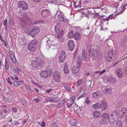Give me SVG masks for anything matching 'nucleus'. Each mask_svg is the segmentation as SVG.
Wrapping results in <instances>:
<instances>
[{
  "mask_svg": "<svg viewBox=\"0 0 127 127\" xmlns=\"http://www.w3.org/2000/svg\"><path fill=\"white\" fill-rule=\"evenodd\" d=\"M13 84L14 86L17 87L20 86V83L19 81H15L13 82Z\"/></svg>",
  "mask_w": 127,
  "mask_h": 127,
  "instance_id": "32",
  "label": "nucleus"
},
{
  "mask_svg": "<svg viewBox=\"0 0 127 127\" xmlns=\"http://www.w3.org/2000/svg\"><path fill=\"white\" fill-rule=\"evenodd\" d=\"M52 90V89H47L46 90V92L47 93H49L50 92L51 90Z\"/></svg>",
  "mask_w": 127,
  "mask_h": 127,
  "instance_id": "63",
  "label": "nucleus"
},
{
  "mask_svg": "<svg viewBox=\"0 0 127 127\" xmlns=\"http://www.w3.org/2000/svg\"><path fill=\"white\" fill-rule=\"evenodd\" d=\"M88 14L90 15H93L94 14V13H92L91 11H89L88 12Z\"/></svg>",
  "mask_w": 127,
  "mask_h": 127,
  "instance_id": "56",
  "label": "nucleus"
},
{
  "mask_svg": "<svg viewBox=\"0 0 127 127\" xmlns=\"http://www.w3.org/2000/svg\"><path fill=\"white\" fill-rule=\"evenodd\" d=\"M126 5H127V4L125 5L124 4H122L121 6L120 7L119 9V13H120L119 14L122 13L125 10V7L126 6Z\"/></svg>",
  "mask_w": 127,
  "mask_h": 127,
  "instance_id": "20",
  "label": "nucleus"
},
{
  "mask_svg": "<svg viewBox=\"0 0 127 127\" xmlns=\"http://www.w3.org/2000/svg\"><path fill=\"white\" fill-rule=\"evenodd\" d=\"M107 123V121L105 119H102L100 120L99 123L101 124H104Z\"/></svg>",
  "mask_w": 127,
  "mask_h": 127,
  "instance_id": "34",
  "label": "nucleus"
},
{
  "mask_svg": "<svg viewBox=\"0 0 127 127\" xmlns=\"http://www.w3.org/2000/svg\"><path fill=\"white\" fill-rule=\"evenodd\" d=\"M97 108H101L102 107V106L101 104L98 103H97Z\"/></svg>",
  "mask_w": 127,
  "mask_h": 127,
  "instance_id": "54",
  "label": "nucleus"
},
{
  "mask_svg": "<svg viewBox=\"0 0 127 127\" xmlns=\"http://www.w3.org/2000/svg\"><path fill=\"white\" fill-rule=\"evenodd\" d=\"M112 89L109 88L106 90V92L107 94H110L111 93Z\"/></svg>",
  "mask_w": 127,
  "mask_h": 127,
  "instance_id": "36",
  "label": "nucleus"
},
{
  "mask_svg": "<svg viewBox=\"0 0 127 127\" xmlns=\"http://www.w3.org/2000/svg\"><path fill=\"white\" fill-rule=\"evenodd\" d=\"M12 110L14 113L16 112L17 111V108L15 107H13L12 108Z\"/></svg>",
  "mask_w": 127,
  "mask_h": 127,
  "instance_id": "55",
  "label": "nucleus"
},
{
  "mask_svg": "<svg viewBox=\"0 0 127 127\" xmlns=\"http://www.w3.org/2000/svg\"><path fill=\"white\" fill-rule=\"evenodd\" d=\"M102 104V107L104 109H106L107 107L106 101H103Z\"/></svg>",
  "mask_w": 127,
  "mask_h": 127,
  "instance_id": "27",
  "label": "nucleus"
},
{
  "mask_svg": "<svg viewBox=\"0 0 127 127\" xmlns=\"http://www.w3.org/2000/svg\"><path fill=\"white\" fill-rule=\"evenodd\" d=\"M111 16H112L111 15H110L107 18H104L103 19L104 21H108L109 19H112V18L111 17Z\"/></svg>",
  "mask_w": 127,
  "mask_h": 127,
  "instance_id": "42",
  "label": "nucleus"
},
{
  "mask_svg": "<svg viewBox=\"0 0 127 127\" xmlns=\"http://www.w3.org/2000/svg\"><path fill=\"white\" fill-rule=\"evenodd\" d=\"M82 82L83 81L82 79H81L78 80L77 82V84L76 85L77 87H79L81 85Z\"/></svg>",
  "mask_w": 127,
  "mask_h": 127,
  "instance_id": "30",
  "label": "nucleus"
},
{
  "mask_svg": "<svg viewBox=\"0 0 127 127\" xmlns=\"http://www.w3.org/2000/svg\"><path fill=\"white\" fill-rule=\"evenodd\" d=\"M81 1H80L78 3L75 2L74 3V5L76 7H80L81 6Z\"/></svg>",
  "mask_w": 127,
  "mask_h": 127,
  "instance_id": "29",
  "label": "nucleus"
},
{
  "mask_svg": "<svg viewBox=\"0 0 127 127\" xmlns=\"http://www.w3.org/2000/svg\"><path fill=\"white\" fill-rule=\"evenodd\" d=\"M61 98L59 97L53 98V102H56L59 101L61 100Z\"/></svg>",
  "mask_w": 127,
  "mask_h": 127,
  "instance_id": "33",
  "label": "nucleus"
},
{
  "mask_svg": "<svg viewBox=\"0 0 127 127\" xmlns=\"http://www.w3.org/2000/svg\"><path fill=\"white\" fill-rule=\"evenodd\" d=\"M127 113V109L125 108H123L122 110L117 113V116H119L120 118H124L126 115Z\"/></svg>",
  "mask_w": 127,
  "mask_h": 127,
  "instance_id": "9",
  "label": "nucleus"
},
{
  "mask_svg": "<svg viewBox=\"0 0 127 127\" xmlns=\"http://www.w3.org/2000/svg\"><path fill=\"white\" fill-rule=\"evenodd\" d=\"M101 96V95L100 93L98 91H96L95 92L93 93V97L96 99H98Z\"/></svg>",
  "mask_w": 127,
  "mask_h": 127,
  "instance_id": "16",
  "label": "nucleus"
},
{
  "mask_svg": "<svg viewBox=\"0 0 127 127\" xmlns=\"http://www.w3.org/2000/svg\"><path fill=\"white\" fill-rule=\"evenodd\" d=\"M82 59L80 57H78L75 62V64L76 65V67L74 66L73 68L72 72L74 74H76L77 76L79 75L80 70L79 68L80 67L82 62Z\"/></svg>",
  "mask_w": 127,
  "mask_h": 127,
  "instance_id": "1",
  "label": "nucleus"
},
{
  "mask_svg": "<svg viewBox=\"0 0 127 127\" xmlns=\"http://www.w3.org/2000/svg\"><path fill=\"white\" fill-rule=\"evenodd\" d=\"M7 19H5L4 22L3 23V25L4 26H7Z\"/></svg>",
  "mask_w": 127,
  "mask_h": 127,
  "instance_id": "50",
  "label": "nucleus"
},
{
  "mask_svg": "<svg viewBox=\"0 0 127 127\" xmlns=\"http://www.w3.org/2000/svg\"><path fill=\"white\" fill-rule=\"evenodd\" d=\"M102 117L103 118L106 119H108L109 116V115L107 113H105L102 115Z\"/></svg>",
  "mask_w": 127,
  "mask_h": 127,
  "instance_id": "35",
  "label": "nucleus"
},
{
  "mask_svg": "<svg viewBox=\"0 0 127 127\" xmlns=\"http://www.w3.org/2000/svg\"><path fill=\"white\" fill-rule=\"evenodd\" d=\"M38 42V41L36 39L32 40L28 45V48L30 51L35 50L36 47V45Z\"/></svg>",
  "mask_w": 127,
  "mask_h": 127,
  "instance_id": "3",
  "label": "nucleus"
},
{
  "mask_svg": "<svg viewBox=\"0 0 127 127\" xmlns=\"http://www.w3.org/2000/svg\"><path fill=\"white\" fill-rule=\"evenodd\" d=\"M77 50H76L74 54H73V57L74 58L75 57V56H76V53H77Z\"/></svg>",
  "mask_w": 127,
  "mask_h": 127,
  "instance_id": "62",
  "label": "nucleus"
},
{
  "mask_svg": "<svg viewBox=\"0 0 127 127\" xmlns=\"http://www.w3.org/2000/svg\"><path fill=\"white\" fill-rule=\"evenodd\" d=\"M46 125L45 123L44 122H43L41 124V126L42 127H44Z\"/></svg>",
  "mask_w": 127,
  "mask_h": 127,
  "instance_id": "59",
  "label": "nucleus"
},
{
  "mask_svg": "<svg viewBox=\"0 0 127 127\" xmlns=\"http://www.w3.org/2000/svg\"><path fill=\"white\" fill-rule=\"evenodd\" d=\"M5 66L6 69H8L9 68V66L8 65V63L6 62V61L5 63Z\"/></svg>",
  "mask_w": 127,
  "mask_h": 127,
  "instance_id": "51",
  "label": "nucleus"
},
{
  "mask_svg": "<svg viewBox=\"0 0 127 127\" xmlns=\"http://www.w3.org/2000/svg\"><path fill=\"white\" fill-rule=\"evenodd\" d=\"M124 70L125 74L127 75V66L125 68Z\"/></svg>",
  "mask_w": 127,
  "mask_h": 127,
  "instance_id": "60",
  "label": "nucleus"
},
{
  "mask_svg": "<svg viewBox=\"0 0 127 127\" xmlns=\"http://www.w3.org/2000/svg\"><path fill=\"white\" fill-rule=\"evenodd\" d=\"M31 63L33 66L40 68L42 67L44 62L40 58L37 57L36 58L35 61L34 60L32 61Z\"/></svg>",
  "mask_w": 127,
  "mask_h": 127,
  "instance_id": "2",
  "label": "nucleus"
},
{
  "mask_svg": "<svg viewBox=\"0 0 127 127\" xmlns=\"http://www.w3.org/2000/svg\"><path fill=\"white\" fill-rule=\"evenodd\" d=\"M115 55V53L113 49L110 50L107 53L106 58V60L109 62L112 61L114 58Z\"/></svg>",
  "mask_w": 127,
  "mask_h": 127,
  "instance_id": "4",
  "label": "nucleus"
},
{
  "mask_svg": "<svg viewBox=\"0 0 127 127\" xmlns=\"http://www.w3.org/2000/svg\"><path fill=\"white\" fill-rule=\"evenodd\" d=\"M9 24L11 26H13L14 25V23L13 21V18L10 17L9 18Z\"/></svg>",
  "mask_w": 127,
  "mask_h": 127,
  "instance_id": "31",
  "label": "nucleus"
},
{
  "mask_svg": "<svg viewBox=\"0 0 127 127\" xmlns=\"http://www.w3.org/2000/svg\"><path fill=\"white\" fill-rule=\"evenodd\" d=\"M63 86L64 87V88L66 89L67 90L69 91V92H70V89L68 87V86L66 85H64Z\"/></svg>",
  "mask_w": 127,
  "mask_h": 127,
  "instance_id": "39",
  "label": "nucleus"
},
{
  "mask_svg": "<svg viewBox=\"0 0 127 127\" xmlns=\"http://www.w3.org/2000/svg\"><path fill=\"white\" fill-rule=\"evenodd\" d=\"M64 72L65 74H67L69 72V70L68 66L66 65L64 66Z\"/></svg>",
  "mask_w": 127,
  "mask_h": 127,
  "instance_id": "23",
  "label": "nucleus"
},
{
  "mask_svg": "<svg viewBox=\"0 0 127 127\" xmlns=\"http://www.w3.org/2000/svg\"><path fill=\"white\" fill-rule=\"evenodd\" d=\"M116 127H123L122 122L120 120H118L116 123Z\"/></svg>",
  "mask_w": 127,
  "mask_h": 127,
  "instance_id": "22",
  "label": "nucleus"
},
{
  "mask_svg": "<svg viewBox=\"0 0 127 127\" xmlns=\"http://www.w3.org/2000/svg\"><path fill=\"white\" fill-rule=\"evenodd\" d=\"M89 54L92 59L94 60H95L98 57L97 51L94 49H93L89 52Z\"/></svg>",
  "mask_w": 127,
  "mask_h": 127,
  "instance_id": "8",
  "label": "nucleus"
},
{
  "mask_svg": "<svg viewBox=\"0 0 127 127\" xmlns=\"http://www.w3.org/2000/svg\"><path fill=\"white\" fill-rule=\"evenodd\" d=\"M40 98L38 97H37L36 98L34 99V101L35 102L38 103L40 100Z\"/></svg>",
  "mask_w": 127,
  "mask_h": 127,
  "instance_id": "49",
  "label": "nucleus"
},
{
  "mask_svg": "<svg viewBox=\"0 0 127 127\" xmlns=\"http://www.w3.org/2000/svg\"><path fill=\"white\" fill-rule=\"evenodd\" d=\"M94 14L95 15L94 16V17L96 16H98L97 17H98V18H100V17L99 16L100 15L98 14V13H94Z\"/></svg>",
  "mask_w": 127,
  "mask_h": 127,
  "instance_id": "61",
  "label": "nucleus"
},
{
  "mask_svg": "<svg viewBox=\"0 0 127 127\" xmlns=\"http://www.w3.org/2000/svg\"><path fill=\"white\" fill-rule=\"evenodd\" d=\"M6 80L8 83H9L11 85L12 84V83L11 82V80L9 78H8L6 79Z\"/></svg>",
  "mask_w": 127,
  "mask_h": 127,
  "instance_id": "43",
  "label": "nucleus"
},
{
  "mask_svg": "<svg viewBox=\"0 0 127 127\" xmlns=\"http://www.w3.org/2000/svg\"><path fill=\"white\" fill-rule=\"evenodd\" d=\"M53 78L56 82H59L60 81V73L58 71H55L53 74Z\"/></svg>",
  "mask_w": 127,
  "mask_h": 127,
  "instance_id": "7",
  "label": "nucleus"
},
{
  "mask_svg": "<svg viewBox=\"0 0 127 127\" xmlns=\"http://www.w3.org/2000/svg\"><path fill=\"white\" fill-rule=\"evenodd\" d=\"M3 43L4 44V46L5 47H7V45L8 44V43L5 41H3Z\"/></svg>",
  "mask_w": 127,
  "mask_h": 127,
  "instance_id": "57",
  "label": "nucleus"
},
{
  "mask_svg": "<svg viewBox=\"0 0 127 127\" xmlns=\"http://www.w3.org/2000/svg\"><path fill=\"white\" fill-rule=\"evenodd\" d=\"M58 17L59 20L61 22H63L64 23H67L69 21V20L66 19L63 15H58Z\"/></svg>",
  "mask_w": 127,
  "mask_h": 127,
  "instance_id": "12",
  "label": "nucleus"
},
{
  "mask_svg": "<svg viewBox=\"0 0 127 127\" xmlns=\"http://www.w3.org/2000/svg\"><path fill=\"white\" fill-rule=\"evenodd\" d=\"M60 25L57 24L55 27V31L57 33V37L58 39L61 38L64 33V31L60 28Z\"/></svg>",
  "mask_w": 127,
  "mask_h": 127,
  "instance_id": "5",
  "label": "nucleus"
},
{
  "mask_svg": "<svg viewBox=\"0 0 127 127\" xmlns=\"http://www.w3.org/2000/svg\"><path fill=\"white\" fill-rule=\"evenodd\" d=\"M107 80L108 81V79L109 80V82L112 83H114L116 82V80L115 78H113L112 76H110L108 78L107 77Z\"/></svg>",
  "mask_w": 127,
  "mask_h": 127,
  "instance_id": "21",
  "label": "nucleus"
},
{
  "mask_svg": "<svg viewBox=\"0 0 127 127\" xmlns=\"http://www.w3.org/2000/svg\"><path fill=\"white\" fill-rule=\"evenodd\" d=\"M40 75L43 78H46L48 76V74L46 71H42L40 73Z\"/></svg>",
  "mask_w": 127,
  "mask_h": 127,
  "instance_id": "17",
  "label": "nucleus"
},
{
  "mask_svg": "<svg viewBox=\"0 0 127 127\" xmlns=\"http://www.w3.org/2000/svg\"><path fill=\"white\" fill-rule=\"evenodd\" d=\"M32 29L34 31V33L35 34L37 33L40 31L39 28L37 27H34Z\"/></svg>",
  "mask_w": 127,
  "mask_h": 127,
  "instance_id": "24",
  "label": "nucleus"
},
{
  "mask_svg": "<svg viewBox=\"0 0 127 127\" xmlns=\"http://www.w3.org/2000/svg\"><path fill=\"white\" fill-rule=\"evenodd\" d=\"M20 104L24 105L25 103V101L23 98H21L20 99Z\"/></svg>",
  "mask_w": 127,
  "mask_h": 127,
  "instance_id": "41",
  "label": "nucleus"
},
{
  "mask_svg": "<svg viewBox=\"0 0 127 127\" xmlns=\"http://www.w3.org/2000/svg\"><path fill=\"white\" fill-rule=\"evenodd\" d=\"M18 5L19 7H21L23 10H26L28 8V5L27 3L23 1L18 2Z\"/></svg>",
  "mask_w": 127,
  "mask_h": 127,
  "instance_id": "10",
  "label": "nucleus"
},
{
  "mask_svg": "<svg viewBox=\"0 0 127 127\" xmlns=\"http://www.w3.org/2000/svg\"><path fill=\"white\" fill-rule=\"evenodd\" d=\"M74 31H73L69 32L68 35V36L69 38H72L74 36L75 34H74Z\"/></svg>",
  "mask_w": 127,
  "mask_h": 127,
  "instance_id": "26",
  "label": "nucleus"
},
{
  "mask_svg": "<svg viewBox=\"0 0 127 127\" xmlns=\"http://www.w3.org/2000/svg\"><path fill=\"white\" fill-rule=\"evenodd\" d=\"M116 74L119 78H122L124 77V74L123 71L122 69L119 68H117L116 71Z\"/></svg>",
  "mask_w": 127,
  "mask_h": 127,
  "instance_id": "11",
  "label": "nucleus"
},
{
  "mask_svg": "<svg viewBox=\"0 0 127 127\" xmlns=\"http://www.w3.org/2000/svg\"><path fill=\"white\" fill-rule=\"evenodd\" d=\"M123 104V102H122L119 101L117 103V105L119 107L122 105Z\"/></svg>",
  "mask_w": 127,
  "mask_h": 127,
  "instance_id": "46",
  "label": "nucleus"
},
{
  "mask_svg": "<svg viewBox=\"0 0 127 127\" xmlns=\"http://www.w3.org/2000/svg\"><path fill=\"white\" fill-rule=\"evenodd\" d=\"M53 127H58V126L56 123H54Z\"/></svg>",
  "mask_w": 127,
  "mask_h": 127,
  "instance_id": "64",
  "label": "nucleus"
},
{
  "mask_svg": "<svg viewBox=\"0 0 127 127\" xmlns=\"http://www.w3.org/2000/svg\"><path fill=\"white\" fill-rule=\"evenodd\" d=\"M66 56L65 52L64 51L62 50L61 53L60 54L59 58L60 61L59 62H62L65 59Z\"/></svg>",
  "mask_w": 127,
  "mask_h": 127,
  "instance_id": "13",
  "label": "nucleus"
},
{
  "mask_svg": "<svg viewBox=\"0 0 127 127\" xmlns=\"http://www.w3.org/2000/svg\"><path fill=\"white\" fill-rule=\"evenodd\" d=\"M75 98V96L73 95L72 96L71 98L70 101H71L72 102H74Z\"/></svg>",
  "mask_w": 127,
  "mask_h": 127,
  "instance_id": "44",
  "label": "nucleus"
},
{
  "mask_svg": "<svg viewBox=\"0 0 127 127\" xmlns=\"http://www.w3.org/2000/svg\"><path fill=\"white\" fill-rule=\"evenodd\" d=\"M93 108L95 109H97V103H95V104L93 105Z\"/></svg>",
  "mask_w": 127,
  "mask_h": 127,
  "instance_id": "52",
  "label": "nucleus"
},
{
  "mask_svg": "<svg viewBox=\"0 0 127 127\" xmlns=\"http://www.w3.org/2000/svg\"><path fill=\"white\" fill-rule=\"evenodd\" d=\"M117 112L116 111L113 112L112 114L109 117V121L111 124H113L117 119Z\"/></svg>",
  "mask_w": 127,
  "mask_h": 127,
  "instance_id": "6",
  "label": "nucleus"
},
{
  "mask_svg": "<svg viewBox=\"0 0 127 127\" xmlns=\"http://www.w3.org/2000/svg\"><path fill=\"white\" fill-rule=\"evenodd\" d=\"M69 48L70 50H72L74 47V43L73 40H70L68 43Z\"/></svg>",
  "mask_w": 127,
  "mask_h": 127,
  "instance_id": "15",
  "label": "nucleus"
},
{
  "mask_svg": "<svg viewBox=\"0 0 127 127\" xmlns=\"http://www.w3.org/2000/svg\"><path fill=\"white\" fill-rule=\"evenodd\" d=\"M105 71H106L105 70H103L102 71H100L99 74L100 75H101L104 72H105Z\"/></svg>",
  "mask_w": 127,
  "mask_h": 127,
  "instance_id": "58",
  "label": "nucleus"
},
{
  "mask_svg": "<svg viewBox=\"0 0 127 127\" xmlns=\"http://www.w3.org/2000/svg\"><path fill=\"white\" fill-rule=\"evenodd\" d=\"M34 31H33V29H32L30 32H29L28 33V34L30 35H31L32 34H35L34 33Z\"/></svg>",
  "mask_w": 127,
  "mask_h": 127,
  "instance_id": "53",
  "label": "nucleus"
},
{
  "mask_svg": "<svg viewBox=\"0 0 127 127\" xmlns=\"http://www.w3.org/2000/svg\"><path fill=\"white\" fill-rule=\"evenodd\" d=\"M20 70L18 69L17 67H15L14 68V70L15 72H16L17 73H19L20 71Z\"/></svg>",
  "mask_w": 127,
  "mask_h": 127,
  "instance_id": "47",
  "label": "nucleus"
},
{
  "mask_svg": "<svg viewBox=\"0 0 127 127\" xmlns=\"http://www.w3.org/2000/svg\"><path fill=\"white\" fill-rule=\"evenodd\" d=\"M64 103V101H61L58 105L57 106V107L60 108L62 107L63 106Z\"/></svg>",
  "mask_w": 127,
  "mask_h": 127,
  "instance_id": "28",
  "label": "nucleus"
},
{
  "mask_svg": "<svg viewBox=\"0 0 127 127\" xmlns=\"http://www.w3.org/2000/svg\"><path fill=\"white\" fill-rule=\"evenodd\" d=\"M74 102H72L71 101H70V102L69 103H68L67 104V106L68 107H69L72 105L73 103Z\"/></svg>",
  "mask_w": 127,
  "mask_h": 127,
  "instance_id": "37",
  "label": "nucleus"
},
{
  "mask_svg": "<svg viewBox=\"0 0 127 127\" xmlns=\"http://www.w3.org/2000/svg\"><path fill=\"white\" fill-rule=\"evenodd\" d=\"M74 39L76 40H79L81 38V35L78 32H76L74 36Z\"/></svg>",
  "mask_w": 127,
  "mask_h": 127,
  "instance_id": "18",
  "label": "nucleus"
},
{
  "mask_svg": "<svg viewBox=\"0 0 127 127\" xmlns=\"http://www.w3.org/2000/svg\"><path fill=\"white\" fill-rule=\"evenodd\" d=\"M47 101L49 102H53V98H49L47 99Z\"/></svg>",
  "mask_w": 127,
  "mask_h": 127,
  "instance_id": "48",
  "label": "nucleus"
},
{
  "mask_svg": "<svg viewBox=\"0 0 127 127\" xmlns=\"http://www.w3.org/2000/svg\"><path fill=\"white\" fill-rule=\"evenodd\" d=\"M88 55L87 52L85 50H83L82 51V57L83 60L86 62L88 60Z\"/></svg>",
  "mask_w": 127,
  "mask_h": 127,
  "instance_id": "14",
  "label": "nucleus"
},
{
  "mask_svg": "<svg viewBox=\"0 0 127 127\" xmlns=\"http://www.w3.org/2000/svg\"><path fill=\"white\" fill-rule=\"evenodd\" d=\"M100 113L98 111H95L93 113V115L94 117H98L100 115Z\"/></svg>",
  "mask_w": 127,
  "mask_h": 127,
  "instance_id": "25",
  "label": "nucleus"
},
{
  "mask_svg": "<svg viewBox=\"0 0 127 127\" xmlns=\"http://www.w3.org/2000/svg\"><path fill=\"white\" fill-rule=\"evenodd\" d=\"M14 55V53H13V54L10 55L9 56L13 63L14 64H15L16 62L17 61Z\"/></svg>",
  "mask_w": 127,
  "mask_h": 127,
  "instance_id": "19",
  "label": "nucleus"
},
{
  "mask_svg": "<svg viewBox=\"0 0 127 127\" xmlns=\"http://www.w3.org/2000/svg\"><path fill=\"white\" fill-rule=\"evenodd\" d=\"M86 95V94H83L81 95H80L78 98V99H79L81 98H82V97H85L86 95Z\"/></svg>",
  "mask_w": 127,
  "mask_h": 127,
  "instance_id": "45",
  "label": "nucleus"
},
{
  "mask_svg": "<svg viewBox=\"0 0 127 127\" xmlns=\"http://www.w3.org/2000/svg\"><path fill=\"white\" fill-rule=\"evenodd\" d=\"M77 121L76 120H74L72 122V125L73 126H76L77 125Z\"/></svg>",
  "mask_w": 127,
  "mask_h": 127,
  "instance_id": "38",
  "label": "nucleus"
},
{
  "mask_svg": "<svg viewBox=\"0 0 127 127\" xmlns=\"http://www.w3.org/2000/svg\"><path fill=\"white\" fill-rule=\"evenodd\" d=\"M85 102L87 104H88L90 103V101L88 98H86L85 99Z\"/></svg>",
  "mask_w": 127,
  "mask_h": 127,
  "instance_id": "40",
  "label": "nucleus"
}]
</instances>
